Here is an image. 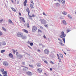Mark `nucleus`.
Masks as SVG:
<instances>
[{
  "label": "nucleus",
  "instance_id": "f257e3e1",
  "mask_svg": "<svg viewBox=\"0 0 76 76\" xmlns=\"http://www.w3.org/2000/svg\"><path fill=\"white\" fill-rule=\"evenodd\" d=\"M61 35L60 36V37L61 38H63L62 39L64 41V43H65V38H65L66 36V34H64V32L63 31H62L61 33Z\"/></svg>",
  "mask_w": 76,
  "mask_h": 76
},
{
  "label": "nucleus",
  "instance_id": "f03ea898",
  "mask_svg": "<svg viewBox=\"0 0 76 76\" xmlns=\"http://www.w3.org/2000/svg\"><path fill=\"white\" fill-rule=\"evenodd\" d=\"M37 30V27L35 26H33L32 27V32H34Z\"/></svg>",
  "mask_w": 76,
  "mask_h": 76
},
{
  "label": "nucleus",
  "instance_id": "7ed1b4c3",
  "mask_svg": "<svg viewBox=\"0 0 76 76\" xmlns=\"http://www.w3.org/2000/svg\"><path fill=\"white\" fill-rule=\"evenodd\" d=\"M17 35L18 37H22L23 33L20 32H19L18 33Z\"/></svg>",
  "mask_w": 76,
  "mask_h": 76
},
{
  "label": "nucleus",
  "instance_id": "20e7f679",
  "mask_svg": "<svg viewBox=\"0 0 76 76\" xmlns=\"http://www.w3.org/2000/svg\"><path fill=\"white\" fill-rule=\"evenodd\" d=\"M44 53L45 54H48L50 53L49 50L48 49H46L44 51Z\"/></svg>",
  "mask_w": 76,
  "mask_h": 76
},
{
  "label": "nucleus",
  "instance_id": "39448f33",
  "mask_svg": "<svg viewBox=\"0 0 76 76\" xmlns=\"http://www.w3.org/2000/svg\"><path fill=\"white\" fill-rule=\"evenodd\" d=\"M41 23L42 24H46L47 23V21L45 20L42 19L41 20Z\"/></svg>",
  "mask_w": 76,
  "mask_h": 76
},
{
  "label": "nucleus",
  "instance_id": "423d86ee",
  "mask_svg": "<svg viewBox=\"0 0 76 76\" xmlns=\"http://www.w3.org/2000/svg\"><path fill=\"white\" fill-rule=\"evenodd\" d=\"M3 64L4 66H7L8 65V63H7V62L6 61H4L3 62Z\"/></svg>",
  "mask_w": 76,
  "mask_h": 76
},
{
  "label": "nucleus",
  "instance_id": "0eeeda50",
  "mask_svg": "<svg viewBox=\"0 0 76 76\" xmlns=\"http://www.w3.org/2000/svg\"><path fill=\"white\" fill-rule=\"evenodd\" d=\"M19 19L20 20H21V21H22V22H25V19H24V18L22 17H20L19 18Z\"/></svg>",
  "mask_w": 76,
  "mask_h": 76
},
{
  "label": "nucleus",
  "instance_id": "6e6552de",
  "mask_svg": "<svg viewBox=\"0 0 76 76\" xmlns=\"http://www.w3.org/2000/svg\"><path fill=\"white\" fill-rule=\"evenodd\" d=\"M37 71L38 73H41L42 72V69L40 68H39L37 70Z\"/></svg>",
  "mask_w": 76,
  "mask_h": 76
},
{
  "label": "nucleus",
  "instance_id": "1a4fd4ad",
  "mask_svg": "<svg viewBox=\"0 0 76 76\" xmlns=\"http://www.w3.org/2000/svg\"><path fill=\"white\" fill-rule=\"evenodd\" d=\"M9 56L10 57V58H11L13 59V56L11 53H10L9 54Z\"/></svg>",
  "mask_w": 76,
  "mask_h": 76
},
{
  "label": "nucleus",
  "instance_id": "9d476101",
  "mask_svg": "<svg viewBox=\"0 0 76 76\" xmlns=\"http://www.w3.org/2000/svg\"><path fill=\"white\" fill-rule=\"evenodd\" d=\"M26 11L28 12V15L29 16V13H30V10H29V8H27L26 9Z\"/></svg>",
  "mask_w": 76,
  "mask_h": 76
},
{
  "label": "nucleus",
  "instance_id": "9b49d317",
  "mask_svg": "<svg viewBox=\"0 0 76 76\" xmlns=\"http://www.w3.org/2000/svg\"><path fill=\"white\" fill-rule=\"evenodd\" d=\"M26 73L27 74V75H29V76H31V75H32V73L28 71Z\"/></svg>",
  "mask_w": 76,
  "mask_h": 76
},
{
  "label": "nucleus",
  "instance_id": "f8f14e48",
  "mask_svg": "<svg viewBox=\"0 0 76 76\" xmlns=\"http://www.w3.org/2000/svg\"><path fill=\"white\" fill-rule=\"evenodd\" d=\"M22 31H23V32H25V33H26L27 34H28V31L25 29H23Z\"/></svg>",
  "mask_w": 76,
  "mask_h": 76
},
{
  "label": "nucleus",
  "instance_id": "ddd939ff",
  "mask_svg": "<svg viewBox=\"0 0 76 76\" xmlns=\"http://www.w3.org/2000/svg\"><path fill=\"white\" fill-rule=\"evenodd\" d=\"M25 1L24 2L23 4L24 6H26V3H27V0H24Z\"/></svg>",
  "mask_w": 76,
  "mask_h": 76
},
{
  "label": "nucleus",
  "instance_id": "4468645a",
  "mask_svg": "<svg viewBox=\"0 0 76 76\" xmlns=\"http://www.w3.org/2000/svg\"><path fill=\"white\" fill-rule=\"evenodd\" d=\"M8 22L9 23H12V25H14V23H13L12 22V20H10V19H9L8 20Z\"/></svg>",
  "mask_w": 76,
  "mask_h": 76
},
{
  "label": "nucleus",
  "instance_id": "2eb2a0df",
  "mask_svg": "<svg viewBox=\"0 0 76 76\" xmlns=\"http://www.w3.org/2000/svg\"><path fill=\"white\" fill-rule=\"evenodd\" d=\"M63 25H67V23H66V21H65V20H63Z\"/></svg>",
  "mask_w": 76,
  "mask_h": 76
},
{
  "label": "nucleus",
  "instance_id": "dca6fc26",
  "mask_svg": "<svg viewBox=\"0 0 76 76\" xmlns=\"http://www.w3.org/2000/svg\"><path fill=\"white\" fill-rule=\"evenodd\" d=\"M57 56H58V58L59 60V62H61V59H60V56H59V55H58V54H57Z\"/></svg>",
  "mask_w": 76,
  "mask_h": 76
},
{
  "label": "nucleus",
  "instance_id": "f3484780",
  "mask_svg": "<svg viewBox=\"0 0 76 76\" xmlns=\"http://www.w3.org/2000/svg\"><path fill=\"white\" fill-rule=\"evenodd\" d=\"M21 38H22V39H26V37L25 35L23 36V34L22 37H21Z\"/></svg>",
  "mask_w": 76,
  "mask_h": 76
},
{
  "label": "nucleus",
  "instance_id": "a211bd4d",
  "mask_svg": "<svg viewBox=\"0 0 76 76\" xmlns=\"http://www.w3.org/2000/svg\"><path fill=\"white\" fill-rule=\"evenodd\" d=\"M68 17L69 19H72V17L70 14L68 15Z\"/></svg>",
  "mask_w": 76,
  "mask_h": 76
},
{
  "label": "nucleus",
  "instance_id": "6ab92c4d",
  "mask_svg": "<svg viewBox=\"0 0 76 76\" xmlns=\"http://www.w3.org/2000/svg\"><path fill=\"white\" fill-rule=\"evenodd\" d=\"M11 9L12 10H13V11L14 12H16V10H15V9L14 8H13V7H11Z\"/></svg>",
  "mask_w": 76,
  "mask_h": 76
},
{
  "label": "nucleus",
  "instance_id": "aec40b11",
  "mask_svg": "<svg viewBox=\"0 0 76 76\" xmlns=\"http://www.w3.org/2000/svg\"><path fill=\"white\" fill-rule=\"evenodd\" d=\"M59 44L62 46H64V44H63V42H62V41L59 42Z\"/></svg>",
  "mask_w": 76,
  "mask_h": 76
},
{
  "label": "nucleus",
  "instance_id": "412c9836",
  "mask_svg": "<svg viewBox=\"0 0 76 76\" xmlns=\"http://www.w3.org/2000/svg\"><path fill=\"white\" fill-rule=\"evenodd\" d=\"M61 2L63 4H65V1L64 0H62L61 1Z\"/></svg>",
  "mask_w": 76,
  "mask_h": 76
},
{
  "label": "nucleus",
  "instance_id": "4be33fe9",
  "mask_svg": "<svg viewBox=\"0 0 76 76\" xmlns=\"http://www.w3.org/2000/svg\"><path fill=\"white\" fill-rule=\"evenodd\" d=\"M37 67H41V64L38 63L37 64Z\"/></svg>",
  "mask_w": 76,
  "mask_h": 76
},
{
  "label": "nucleus",
  "instance_id": "5701e85b",
  "mask_svg": "<svg viewBox=\"0 0 76 76\" xmlns=\"http://www.w3.org/2000/svg\"><path fill=\"white\" fill-rule=\"evenodd\" d=\"M30 6L31 9H34V6L32 4H30Z\"/></svg>",
  "mask_w": 76,
  "mask_h": 76
},
{
  "label": "nucleus",
  "instance_id": "b1692460",
  "mask_svg": "<svg viewBox=\"0 0 76 76\" xmlns=\"http://www.w3.org/2000/svg\"><path fill=\"white\" fill-rule=\"evenodd\" d=\"M56 6H60V4L58 3H56Z\"/></svg>",
  "mask_w": 76,
  "mask_h": 76
},
{
  "label": "nucleus",
  "instance_id": "393cba45",
  "mask_svg": "<svg viewBox=\"0 0 76 76\" xmlns=\"http://www.w3.org/2000/svg\"><path fill=\"white\" fill-rule=\"evenodd\" d=\"M63 15H67V13L66 12L64 11L63 12Z\"/></svg>",
  "mask_w": 76,
  "mask_h": 76
},
{
  "label": "nucleus",
  "instance_id": "a878e982",
  "mask_svg": "<svg viewBox=\"0 0 76 76\" xmlns=\"http://www.w3.org/2000/svg\"><path fill=\"white\" fill-rule=\"evenodd\" d=\"M29 17H35V16H36L34 14H33L32 16H31V15H29Z\"/></svg>",
  "mask_w": 76,
  "mask_h": 76
},
{
  "label": "nucleus",
  "instance_id": "bb28decb",
  "mask_svg": "<svg viewBox=\"0 0 76 76\" xmlns=\"http://www.w3.org/2000/svg\"><path fill=\"white\" fill-rule=\"evenodd\" d=\"M3 74H4V75H7V72L6 71H4L3 73Z\"/></svg>",
  "mask_w": 76,
  "mask_h": 76
},
{
  "label": "nucleus",
  "instance_id": "cd10ccee",
  "mask_svg": "<svg viewBox=\"0 0 76 76\" xmlns=\"http://www.w3.org/2000/svg\"><path fill=\"white\" fill-rule=\"evenodd\" d=\"M12 50L13 52V53L14 54H15V53H16V50H15L13 49H12Z\"/></svg>",
  "mask_w": 76,
  "mask_h": 76
},
{
  "label": "nucleus",
  "instance_id": "c85d7f7f",
  "mask_svg": "<svg viewBox=\"0 0 76 76\" xmlns=\"http://www.w3.org/2000/svg\"><path fill=\"white\" fill-rule=\"evenodd\" d=\"M26 26L27 28H29V23H27L26 24Z\"/></svg>",
  "mask_w": 76,
  "mask_h": 76
},
{
  "label": "nucleus",
  "instance_id": "c756f323",
  "mask_svg": "<svg viewBox=\"0 0 76 76\" xmlns=\"http://www.w3.org/2000/svg\"><path fill=\"white\" fill-rule=\"evenodd\" d=\"M2 28L3 29V31H6V28H4V27H2Z\"/></svg>",
  "mask_w": 76,
  "mask_h": 76
},
{
  "label": "nucleus",
  "instance_id": "7c9ffc66",
  "mask_svg": "<svg viewBox=\"0 0 76 76\" xmlns=\"http://www.w3.org/2000/svg\"><path fill=\"white\" fill-rule=\"evenodd\" d=\"M59 55H60V56L61 57V58H63V54H60Z\"/></svg>",
  "mask_w": 76,
  "mask_h": 76
},
{
  "label": "nucleus",
  "instance_id": "2f4dec72",
  "mask_svg": "<svg viewBox=\"0 0 76 76\" xmlns=\"http://www.w3.org/2000/svg\"><path fill=\"white\" fill-rule=\"evenodd\" d=\"M4 71V69H1V72H3Z\"/></svg>",
  "mask_w": 76,
  "mask_h": 76
},
{
  "label": "nucleus",
  "instance_id": "473e14b6",
  "mask_svg": "<svg viewBox=\"0 0 76 76\" xmlns=\"http://www.w3.org/2000/svg\"><path fill=\"white\" fill-rule=\"evenodd\" d=\"M4 52H5V50H1V53H4Z\"/></svg>",
  "mask_w": 76,
  "mask_h": 76
},
{
  "label": "nucleus",
  "instance_id": "72a5a7b5",
  "mask_svg": "<svg viewBox=\"0 0 76 76\" xmlns=\"http://www.w3.org/2000/svg\"><path fill=\"white\" fill-rule=\"evenodd\" d=\"M31 4H33V5L34 4V2H33V1L31 0Z\"/></svg>",
  "mask_w": 76,
  "mask_h": 76
},
{
  "label": "nucleus",
  "instance_id": "f704fd0d",
  "mask_svg": "<svg viewBox=\"0 0 76 76\" xmlns=\"http://www.w3.org/2000/svg\"><path fill=\"white\" fill-rule=\"evenodd\" d=\"M44 61L45 63H46V64H48V62H47V61Z\"/></svg>",
  "mask_w": 76,
  "mask_h": 76
},
{
  "label": "nucleus",
  "instance_id": "c9c22d12",
  "mask_svg": "<svg viewBox=\"0 0 76 76\" xmlns=\"http://www.w3.org/2000/svg\"><path fill=\"white\" fill-rule=\"evenodd\" d=\"M39 28L41 29H43V27L42 26H40Z\"/></svg>",
  "mask_w": 76,
  "mask_h": 76
},
{
  "label": "nucleus",
  "instance_id": "e433bc0d",
  "mask_svg": "<svg viewBox=\"0 0 76 76\" xmlns=\"http://www.w3.org/2000/svg\"><path fill=\"white\" fill-rule=\"evenodd\" d=\"M29 66L30 67H34V66H33V65H31L30 64H29Z\"/></svg>",
  "mask_w": 76,
  "mask_h": 76
},
{
  "label": "nucleus",
  "instance_id": "4c0bfd02",
  "mask_svg": "<svg viewBox=\"0 0 76 76\" xmlns=\"http://www.w3.org/2000/svg\"><path fill=\"white\" fill-rule=\"evenodd\" d=\"M3 35V33L0 31V35Z\"/></svg>",
  "mask_w": 76,
  "mask_h": 76
},
{
  "label": "nucleus",
  "instance_id": "58836bf2",
  "mask_svg": "<svg viewBox=\"0 0 76 76\" xmlns=\"http://www.w3.org/2000/svg\"><path fill=\"white\" fill-rule=\"evenodd\" d=\"M70 30H66L67 33H68V32H70Z\"/></svg>",
  "mask_w": 76,
  "mask_h": 76
},
{
  "label": "nucleus",
  "instance_id": "ea45409f",
  "mask_svg": "<svg viewBox=\"0 0 76 76\" xmlns=\"http://www.w3.org/2000/svg\"><path fill=\"white\" fill-rule=\"evenodd\" d=\"M42 14L43 15H44V16H47V15L45 14L44 12H43Z\"/></svg>",
  "mask_w": 76,
  "mask_h": 76
},
{
  "label": "nucleus",
  "instance_id": "a19ab883",
  "mask_svg": "<svg viewBox=\"0 0 76 76\" xmlns=\"http://www.w3.org/2000/svg\"><path fill=\"white\" fill-rule=\"evenodd\" d=\"M43 37V38H44L47 39V38H46V37H45V35H44Z\"/></svg>",
  "mask_w": 76,
  "mask_h": 76
},
{
  "label": "nucleus",
  "instance_id": "79ce46f5",
  "mask_svg": "<svg viewBox=\"0 0 76 76\" xmlns=\"http://www.w3.org/2000/svg\"><path fill=\"white\" fill-rule=\"evenodd\" d=\"M31 46H32L33 45V43H30Z\"/></svg>",
  "mask_w": 76,
  "mask_h": 76
},
{
  "label": "nucleus",
  "instance_id": "37998d69",
  "mask_svg": "<svg viewBox=\"0 0 76 76\" xmlns=\"http://www.w3.org/2000/svg\"><path fill=\"white\" fill-rule=\"evenodd\" d=\"M44 26H45V27H46V28H47L48 27V26L47 25H44Z\"/></svg>",
  "mask_w": 76,
  "mask_h": 76
},
{
  "label": "nucleus",
  "instance_id": "c03bdc74",
  "mask_svg": "<svg viewBox=\"0 0 76 76\" xmlns=\"http://www.w3.org/2000/svg\"><path fill=\"white\" fill-rule=\"evenodd\" d=\"M58 40H59V41H61H61H62L61 40V39H60L59 38H58Z\"/></svg>",
  "mask_w": 76,
  "mask_h": 76
},
{
  "label": "nucleus",
  "instance_id": "a18cd8bd",
  "mask_svg": "<svg viewBox=\"0 0 76 76\" xmlns=\"http://www.w3.org/2000/svg\"><path fill=\"white\" fill-rule=\"evenodd\" d=\"M3 19H2V20H0V23H1V22H3Z\"/></svg>",
  "mask_w": 76,
  "mask_h": 76
},
{
  "label": "nucleus",
  "instance_id": "49530a36",
  "mask_svg": "<svg viewBox=\"0 0 76 76\" xmlns=\"http://www.w3.org/2000/svg\"><path fill=\"white\" fill-rule=\"evenodd\" d=\"M27 43H28V44H30V43H31V42L28 41V42H27Z\"/></svg>",
  "mask_w": 76,
  "mask_h": 76
},
{
  "label": "nucleus",
  "instance_id": "de8ad7c7",
  "mask_svg": "<svg viewBox=\"0 0 76 76\" xmlns=\"http://www.w3.org/2000/svg\"><path fill=\"white\" fill-rule=\"evenodd\" d=\"M50 63H51V64H54V63L52 61L50 62Z\"/></svg>",
  "mask_w": 76,
  "mask_h": 76
},
{
  "label": "nucleus",
  "instance_id": "09e8293b",
  "mask_svg": "<svg viewBox=\"0 0 76 76\" xmlns=\"http://www.w3.org/2000/svg\"><path fill=\"white\" fill-rule=\"evenodd\" d=\"M38 32H41V30H39V29L38 30Z\"/></svg>",
  "mask_w": 76,
  "mask_h": 76
},
{
  "label": "nucleus",
  "instance_id": "8fccbe9b",
  "mask_svg": "<svg viewBox=\"0 0 76 76\" xmlns=\"http://www.w3.org/2000/svg\"><path fill=\"white\" fill-rule=\"evenodd\" d=\"M22 64H23V65H25V62H23L22 63Z\"/></svg>",
  "mask_w": 76,
  "mask_h": 76
},
{
  "label": "nucleus",
  "instance_id": "3c124183",
  "mask_svg": "<svg viewBox=\"0 0 76 76\" xmlns=\"http://www.w3.org/2000/svg\"><path fill=\"white\" fill-rule=\"evenodd\" d=\"M19 14V16H21V13L20 12H19L18 13Z\"/></svg>",
  "mask_w": 76,
  "mask_h": 76
},
{
  "label": "nucleus",
  "instance_id": "603ef678",
  "mask_svg": "<svg viewBox=\"0 0 76 76\" xmlns=\"http://www.w3.org/2000/svg\"><path fill=\"white\" fill-rule=\"evenodd\" d=\"M3 76H7V74H5L4 75H3Z\"/></svg>",
  "mask_w": 76,
  "mask_h": 76
},
{
  "label": "nucleus",
  "instance_id": "864d4df0",
  "mask_svg": "<svg viewBox=\"0 0 76 76\" xmlns=\"http://www.w3.org/2000/svg\"><path fill=\"white\" fill-rule=\"evenodd\" d=\"M58 1H59V3H60L61 1V0H58Z\"/></svg>",
  "mask_w": 76,
  "mask_h": 76
},
{
  "label": "nucleus",
  "instance_id": "5fc2aeb1",
  "mask_svg": "<svg viewBox=\"0 0 76 76\" xmlns=\"http://www.w3.org/2000/svg\"><path fill=\"white\" fill-rule=\"evenodd\" d=\"M37 51H38V52H39L41 51H40V50L38 49L37 50Z\"/></svg>",
  "mask_w": 76,
  "mask_h": 76
},
{
  "label": "nucleus",
  "instance_id": "6e6d98bb",
  "mask_svg": "<svg viewBox=\"0 0 76 76\" xmlns=\"http://www.w3.org/2000/svg\"><path fill=\"white\" fill-rule=\"evenodd\" d=\"M50 71H52V68H50Z\"/></svg>",
  "mask_w": 76,
  "mask_h": 76
},
{
  "label": "nucleus",
  "instance_id": "4d7b16f0",
  "mask_svg": "<svg viewBox=\"0 0 76 76\" xmlns=\"http://www.w3.org/2000/svg\"><path fill=\"white\" fill-rule=\"evenodd\" d=\"M64 54H65V55H66V53L64 52Z\"/></svg>",
  "mask_w": 76,
  "mask_h": 76
},
{
  "label": "nucleus",
  "instance_id": "13d9d810",
  "mask_svg": "<svg viewBox=\"0 0 76 76\" xmlns=\"http://www.w3.org/2000/svg\"><path fill=\"white\" fill-rule=\"evenodd\" d=\"M28 47H29V48H31V47H30V46H28Z\"/></svg>",
  "mask_w": 76,
  "mask_h": 76
},
{
  "label": "nucleus",
  "instance_id": "bf43d9fd",
  "mask_svg": "<svg viewBox=\"0 0 76 76\" xmlns=\"http://www.w3.org/2000/svg\"><path fill=\"white\" fill-rule=\"evenodd\" d=\"M12 3H15V2H14V1H12Z\"/></svg>",
  "mask_w": 76,
  "mask_h": 76
},
{
  "label": "nucleus",
  "instance_id": "052dcab7",
  "mask_svg": "<svg viewBox=\"0 0 76 76\" xmlns=\"http://www.w3.org/2000/svg\"><path fill=\"white\" fill-rule=\"evenodd\" d=\"M75 14L76 15V10L75 12Z\"/></svg>",
  "mask_w": 76,
  "mask_h": 76
},
{
  "label": "nucleus",
  "instance_id": "680f3d73",
  "mask_svg": "<svg viewBox=\"0 0 76 76\" xmlns=\"http://www.w3.org/2000/svg\"><path fill=\"white\" fill-rule=\"evenodd\" d=\"M18 52H17L16 53V55H18Z\"/></svg>",
  "mask_w": 76,
  "mask_h": 76
},
{
  "label": "nucleus",
  "instance_id": "e2e57ef3",
  "mask_svg": "<svg viewBox=\"0 0 76 76\" xmlns=\"http://www.w3.org/2000/svg\"><path fill=\"white\" fill-rule=\"evenodd\" d=\"M1 46V43L0 42V47Z\"/></svg>",
  "mask_w": 76,
  "mask_h": 76
},
{
  "label": "nucleus",
  "instance_id": "0e129e2a",
  "mask_svg": "<svg viewBox=\"0 0 76 76\" xmlns=\"http://www.w3.org/2000/svg\"><path fill=\"white\" fill-rule=\"evenodd\" d=\"M0 76H2V75H1V74H0Z\"/></svg>",
  "mask_w": 76,
  "mask_h": 76
},
{
  "label": "nucleus",
  "instance_id": "69168bd1",
  "mask_svg": "<svg viewBox=\"0 0 76 76\" xmlns=\"http://www.w3.org/2000/svg\"><path fill=\"white\" fill-rule=\"evenodd\" d=\"M11 1H13V0H11Z\"/></svg>",
  "mask_w": 76,
  "mask_h": 76
},
{
  "label": "nucleus",
  "instance_id": "338daca9",
  "mask_svg": "<svg viewBox=\"0 0 76 76\" xmlns=\"http://www.w3.org/2000/svg\"><path fill=\"white\" fill-rule=\"evenodd\" d=\"M5 44H6V43H4V44H3V45H5Z\"/></svg>",
  "mask_w": 76,
  "mask_h": 76
},
{
  "label": "nucleus",
  "instance_id": "774afa93",
  "mask_svg": "<svg viewBox=\"0 0 76 76\" xmlns=\"http://www.w3.org/2000/svg\"><path fill=\"white\" fill-rule=\"evenodd\" d=\"M0 60H1V58H0Z\"/></svg>",
  "mask_w": 76,
  "mask_h": 76
}]
</instances>
